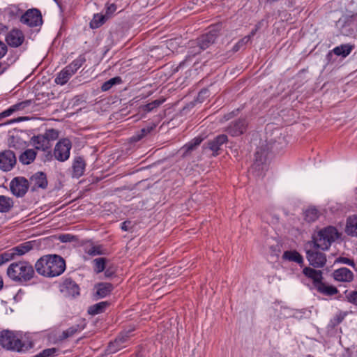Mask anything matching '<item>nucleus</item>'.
<instances>
[{
  "label": "nucleus",
  "mask_w": 357,
  "mask_h": 357,
  "mask_svg": "<svg viewBox=\"0 0 357 357\" xmlns=\"http://www.w3.org/2000/svg\"><path fill=\"white\" fill-rule=\"evenodd\" d=\"M36 272L45 277L53 278L62 274L66 269L65 260L58 255L40 257L35 264Z\"/></svg>",
  "instance_id": "1"
},
{
  "label": "nucleus",
  "mask_w": 357,
  "mask_h": 357,
  "mask_svg": "<svg viewBox=\"0 0 357 357\" xmlns=\"http://www.w3.org/2000/svg\"><path fill=\"white\" fill-rule=\"evenodd\" d=\"M34 269L31 264L25 261L12 263L7 269L8 277L16 282H26L33 278Z\"/></svg>",
  "instance_id": "2"
},
{
  "label": "nucleus",
  "mask_w": 357,
  "mask_h": 357,
  "mask_svg": "<svg viewBox=\"0 0 357 357\" xmlns=\"http://www.w3.org/2000/svg\"><path fill=\"white\" fill-rule=\"evenodd\" d=\"M339 237L337 230L334 227H327L320 230L317 236L314 238V245L317 248L323 250H328L331 243Z\"/></svg>",
  "instance_id": "3"
},
{
  "label": "nucleus",
  "mask_w": 357,
  "mask_h": 357,
  "mask_svg": "<svg viewBox=\"0 0 357 357\" xmlns=\"http://www.w3.org/2000/svg\"><path fill=\"white\" fill-rule=\"evenodd\" d=\"M59 137V132L55 129H49L44 134H40L31 138V144L38 150L48 151L52 142Z\"/></svg>",
  "instance_id": "4"
},
{
  "label": "nucleus",
  "mask_w": 357,
  "mask_h": 357,
  "mask_svg": "<svg viewBox=\"0 0 357 357\" xmlns=\"http://www.w3.org/2000/svg\"><path fill=\"white\" fill-rule=\"evenodd\" d=\"M86 59L84 56L80 55L60 73H58L55 78V83L60 85H64L76 73L77 70L80 68L85 63Z\"/></svg>",
  "instance_id": "5"
},
{
  "label": "nucleus",
  "mask_w": 357,
  "mask_h": 357,
  "mask_svg": "<svg viewBox=\"0 0 357 357\" xmlns=\"http://www.w3.org/2000/svg\"><path fill=\"white\" fill-rule=\"evenodd\" d=\"M0 344L7 350L21 351L24 344L15 334L9 331H3L0 333Z\"/></svg>",
  "instance_id": "6"
},
{
  "label": "nucleus",
  "mask_w": 357,
  "mask_h": 357,
  "mask_svg": "<svg viewBox=\"0 0 357 357\" xmlns=\"http://www.w3.org/2000/svg\"><path fill=\"white\" fill-rule=\"evenodd\" d=\"M72 148L71 142L66 138L60 139L54 149V157L60 162L67 160L70 157V151Z\"/></svg>",
  "instance_id": "7"
},
{
  "label": "nucleus",
  "mask_w": 357,
  "mask_h": 357,
  "mask_svg": "<svg viewBox=\"0 0 357 357\" xmlns=\"http://www.w3.org/2000/svg\"><path fill=\"white\" fill-rule=\"evenodd\" d=\"M17 164V157L15 153L6 149L0 152V169L3 172L11 171Z\"/></svg>",
  "instance_id": "8"
},
{
  "label": "nucleus",
  "mask_w": 357,
  "mask_h": 357,
  "mask_svg": "<svg viewBox=\"0 0 357 357\" xmlns=\"http://www.w3.org/2000/svg\"><path fill=\"white\" fill-rule=\"evenodd\" d=\"M29 184L27 179L24 177L14 178L10 184L13 194L18 197H23L29 189Z\"/></svg>",
  "instance_id": "9"
},
{
  "label": "nucleus",
  "mask_w": 357,
  "mask_h": 357,
  "mask_svg": "<svg viewBox=\"0 0 357 357\" xmlns=\"http://www.w3.org/2000/svg\"><path fill=\"white\" fill-rule=\"evenodd\" d=\"M21 22L29 26H38L42 24V15L38 9L28 10L20 19Z\"/></svg>",
  "instance_id": "10"
},
{
  "label": "nucleus",
  "mask_w": 357,
  "mask_h": 357,
  "mask_svg": "<svg viewBox=\"0 0 357 357\" xmlns=\"http://www.w3.org/2000/svg\"><path fill=\"white\" fill-rule=\"evenodd\" d=\"M6 43L12 47H20L24 41V36L22 31L13 29L6 36Z\"/></svg>",
  "instance_id": "11"
},
{
  "label": "nucleus",
  "mask_w": 357,
  "mask_h": 357,
  "mask_svg": "<svg viewBox=\"0 0 357 357\" xmlns=\"http://www.w3.org/2000/svg\"><path fill=\"white\" fill-rule=\"evenodd\" d=\"M227 140L228 138L226 135H219L213 139L208 141L203 147L204 149L211 151L213 152L212 155L215 156L218 155V151L221 149V146L227 142Z\"/></svg>",
  "instance_id": "12"
},
{
  "label": "nucleus",
  "mask_w": 357,
  "mask_h": 357,
  "mask_svg": "<svg viewBox=\"0 0 357 357\" xmlns=\"http://www.w3.org/2000/svg\"><path fill=\"white\" fill-rule=\"evenodd\" d=\"M28 181L32 191L37 190L38 188L45 189L47 186L46 174L42 172L33 174Z\"/></svg>",
  "instance_id": "13"
},
{
  "label": "nucleus",
  "mask_w": 357,
  "mask_h": 357,
  "mask_svg": "<svg viewBox=\"0 0 357 357\" xmlns=\"http://www.w3.org/2000/svg\"><path fill=\"white\" fill-rule=\"evenodd\" d=\"M217 36L218 32L215 29H212L207 33L202 35L197 39V44L199 50L198 52H195L192 51L191 52L197 54L199 53L201 50H206L215 42V40L217 38Z\"/></svg>",
  "instance_id": "14"
},
{
  "label": "nucleus",
  "mask_w": 357,
  "mask_h": 357,
  "mask_svg": "<svg viewBox=\"0 0 357 357\" xmlns=\"http://www.w3.org/2000/svg\"><path fill=\"white\" fill-rule=\"evenodd\" d=\"M248 123L244 119H239L231 122L227 127L226 131L232 137H237L243 135L247 130Z\"/></svg>",
  "instance_id": "15"
},
{
  "label": "nucleus",
  "mask_w": 357,
  "mask_h": 357,
  "mask_svg": "<svg viewBox=\"0 0 357 357\" xmlns=\"http://www.w3.org/2000/svg\"><path fill=\"white\" fill-rule=\"evenodd\" d=\"M129 342L130 335L128 333L121 334L114 342L109 343L107 350L109 353H116L126 347Z\"/></svg>",
  "instance_id": "16"
},
{
  "label": "nucleus",
  "mask_w": 357,
  "mask_h": 357,
  "mask_svg": "<svg viewBox=\"0 0 357 357\" xmlns=\"http://www.w3.org/2000/svg\"><path fill=\"white\" fill-rule=\"evenodd\" d=\"M307 258L310 264L314 267H323L326 262L325 255L319 251L308 250Z\"/></svg>",
  "instance_id": "17"
},
{
  "label": "nucleus",
  "mask_w": 357,
  "mask_h": 357,
  "mask_svg": "<svg viewBox=\"0 0 357 357\" xmlns=\"http://www.w3.org/2000/svg\"><path fill=\"white\" fill-rule=\"evenodd\" d=\"M332 275L335 280L342 282H351L354 278L353 272L345 267L335 270Z\"/></svg>",
  "instance_id": "18"
},
{
  "label": "nucleus",
  "mask_w": 357,
  "mask_h": 357,
  "mask_svg": "<svg viewBox=\"0 0 357 357\" xmlns=\"http://www.w3.org/2000/svg\"><path fill=\"white\" fill-rule=\"evenodd\" d=\"M60 290L66 296H74L79 294L78 285L71 279H66L60 285Z\"/></svg>",
  "instance_id": "19"
},
{
  "label": "nucleus",
  "mask_w": 357,
  "mask_h": 357,
  "mask_svg": "<svg viewBox=\"0 0 357 357\" xmlns=\"http://www.w3.org/2000/svg\"><path fill=\"white\" fill-rule=\"evenodd\" d=\"M86 163L83 158L78 156L76 157L73 162V176L79 178L82 176L85 171Z\"/></svg>",
  "instance_id": "20"
},
{
  "label": "nucleus",
  "mask_w": 357,
  "mask_h": 357,
  "mask_svg": "<svg viewBox=\"0 0 357 357\" xmlns=\"http://www.w3.org/2000/svg\"><path fill=\"white\" fill-rule=\"evenodd\" d=\"M303 273L312 280L314 287L322 280V272L321 271L305 267L303 270Z\"/></svg>",
  "instance_id": "21"
},
{
  "label": "nucleus",
  "mask_w": 357,
  "mask_h": 357,
  "mask_svg": "<svg viewBox=\"0 0 357 357\" xmlns=\"http://www.w3.org/2000/svg\"><path fill=\"white\" fill-rule=\"evenodd\" d=\"M31 102V100H25L13 105L8 109L0 113V119L9 116L15 111L24 109L25 107L29 106Z\"/></svg>",
  "instance_id": "22"
},
{
  "label": "nucleus",
  "mask_w": 357,
  "mask_h": 357,
  "mask_svg": "<svg viewBox=\"0 0 357 357\" xmlns=\"http://www.w3.org/2000/svg\"><path fill=\"white\" fill-rule=\"evenodd\" d=\"M345 231L349 236L357 237V215L347 218Z\"/></svg>",
  "instance_id": "23"
},
{
  "label": "nucleus",
  "mask_w": 357,
  "mask_h": 357,
  "mask_svg": "<svg viewBox=\"0 0 357 357\" xmlns=\"http://www.w3.org/2000/svg\"><path fill=\"white\" fill-rule=\"evenodd\" d=\"M36 154L37 153L34 149H27L20 154L19 160L23 165H29L34 161Z\"/></svg>",
  "instance_id": "24"
},
{
  "label": "nucleus",
  "mask_w": 357,
  "mask_h": 357,
  "mask_svg": "<svg viewBox=\"0 0 357 357\" xmlns=\"http://www.w3.org/2000/svg\"><path fill=\"white\" fill-rule=\"evenodd\" d=\"M315 288L319 292L326 296H333L338 292V290L333 285H328L322 281L318 283Z\"/></svg>",
  "instance_id": "25"
},
{
  "label": "nucleus",
  "mask_w": 357,
  "mask_h": 357,
  "mask_svg": "<svg viewBox=\"0 0 357 357\" xmlns=\"http://www.w3.org/2000/svg\"><path fill=\"white\" fill-rule=\"evenodd\" d=\"M33 248V244L31 242L28 241L24 243H22L17 246H15L10 249L14 257L15 256H21L28 252Z\"/></svg>",
  "instance_id": "26"
},
{
  "label": "nucleus",
  "mask_w": 357,
  "mask_h": 357,
  "mask_svg": "<svg viewBox=\"0 0 357 357\" xmlns=\"http://www.w3.org/2000/svg\"><path fill=\"white\" fill-rule=\"evenodd\" d=\"M83 329H84V326H82L79 324L74 325V326L68 328L66 331H63L62 332L61 335H60L59 336L58 340L59 341H63L64 340H66L68 337H73L75 334H76L78 332H80Z\"/></svg>",
  "instance_id": "27"
},
{
  "label": "nucleus",
  "mask_w": 357,
  "mask_h": 357,
  "mask_svg": "<svg viewBox=\"0 0 357 357\" xmlns=\"http://www.w3.org/2000/svg\"><path fill=\"white\" fill-rule=\"evenodd\" d=\"M96 294L100 298L107 296L113 289V285L108 282H101L96 286Z\"/></svg>",
  "instance_id": "28"
},
{
  "label": "nucleus",
  "mask_w": 357,
  "mask_h": 357,
  "mask_svg": "<svg viewBox=\"0 0 357 357\" xmlns=\"http://www.w3.org/2000/svg\"><path fill=\"white\" fill-rule=\"evenodd\" d=\"M282 258L289 261H294L299 264L303 262V257L296 250L285 251Z\"/></svg>",
  "instance_id": "29"
},
{
  "label": "nucleus",
  "mask_w": 357,
  "mask_h": 357,
  "mask_svg": "<svg viewBox=\"0 0 357 357\" xmlns=\"http://www.w3.org/2000/svg\"><path fill=\"white\" fill-rule=\"evenodd\" d=\"M320 215V212L314 207H310L304 212L305 220L308 222L316 221Z\"/></svg>",
  "instance_id": "30"
},
{
  "label": "nucleus",
  "mask_w": 357,
  "mask_h": 357,
  "mask_svg": "<svg viewBox=\"0 0 357 357\" xmlns=\"http://www.w3.org/2000/svg\"><path fill=\"white\" fill-rule=\"evenodd\" d=\"M353 49V46L349 44L341 45L333 50V53L337 56L346 57L348 56Z\"/></svg>",
  "instance_id": "31"
},
{
  "label": "nucleus",
  "mask_w": 357,
  "mask_h": 357,
  "mask_svg": "<svg viewBox=\"0 0 357 357\" xmlns=\"http://www.w3.org/2000/svg\"><path fill=\"white\" fill-rule=\"evenodd\" d=\"M202 139L200 137L194 138L192 140L186 144L183 148V155H185L195 150L202 142Z\"/></svg>",
  "instance_id": "32"
},
{
  "label": "nucleus",
  "mask_w": 357,
  "mask_h": 357,
  "mask_svg": "<svg viewBox=\"0 0 357 357\" xmlns=\"http://www.w3.org/2000/svg\"><path fill=\"white\" fill-rule=\"evenodd\" d=\"M12 199L6 196L0 195V212L6 213L13 207Z\"/></svg>",
  "instance_id": "33"
},
{
  "label": "nucleus",
  "mask_w": 357,
  "mask_h": 357,
  "mask_svg": "<svg viewBox=\"0 0 357 357\" xmlns=\"http://www.w3.org/2000/svg\"><path fill=\"white\" fill-rule=\"evenodd\" d=\"M108 305V303L105 301L100 302L90 306L88 309V312L90 314L95 315L102 313L105 311V308Z\"/></svg>",
  "instance_id": "34"
},
{
  "label": "nucleus",
  "mask_w": 357,
  "mask_h": 357,
  "mask_svg": "<svg viewBox=\"0 0 357 357\" xmlns=\"http://www.w3.org/2000/svg\"><path fill=\"white\" fill-rule=\"evenodd\" d=\"M122 82L121 78L120 77H113L108 81L104 82L101 86V89L102 91H109L113 86L119 84Z\"/></svg>",
  "instance_id": "35"
},
{
  "label": "nucleus",
  "mask_w": 357,
  "mask_h": 357,
  "mask_svg": "<svg viewBox=\"0 0 357 357\" xmlns=\"http://www.w3.org/2000/svg\"><path fill=\"white\" fill-rule=\"evenodd\" d=\"M107 259L103 257L96 258L93 261L94 271L97 273L102 272L105 268Z\"/></svg>",
  "instance_id": "36"
},
{
  "label": "nucleus",
  "mask_w": 357,
  "mask_h": 357,
  "mask_svg": "<svg viewBox=\"0 0 357 357\" xmlns=\"http://www.w3.org/2000/svg\"><path fill=\"white\" fill-rule=\"evenodd\" d=\"M105 22V16L102 15H94L93 20L90 22L92 29H96L102 25Z\"/></svg>",
  "instance_id": "37"
},
{
  "label": "nucleus",
  "mask_w": 357,
  "mask_h": 357,
  "mask_svg": "<svg viewBox=\"0 0 357 357\" xmlns=\"http://www.w3.org/2000/svg\"><path fill=\"white\" fill-rule=\"evenodd\" d=\"M347 313L345 312H340L335 315V317L331 320L330 324L332 328H335L340 324L345 318Z\"/></svg>",
  "instance_id": "38"
},
{
  "label": "nucleus",
  "mask_w": 357,
  "mask_h": 357,
  "mask_svg": "<svg viewBox=\"0 0 357 357\" xmlns=\"http://www.w3.org/2000/svg\"><path fill=\"white\" fill-rule=\"evenodd\" d=\"M155 127V126H149V127H146V128H142L139 133L133 136L132 138H133V140L134 141H139L141 139H142L144 136H146L147 134L150 133L153 130V128Z\"/></svg>",
  "instance_id": "39"
},
{
  "label": "nucleus",
  "mask_w": 357,
  "mask_h": 357,
  "mask_svg": "<svg viewBox=\"0 0 357 357\" xmlns=\"http://www.w3.org/2000/svg\"><path fill=\"white\" fill-rule=\"evenodd\" d=\"M58 349L56 348H49L43 350L35 357H52L56 355Z\"/></svg>",
  "instance_id": "40"
},
{
  "label": "nucleus",
  "mask_w": 357,
  "mask_h": 357,
  "mask_svg": "<svg viewBox=\"0 0 357 357\" xmlns=\"http://www.w3.org/2000/svg\"><path fill=\"white\" fill-rule=\"evenodd\" d=\"M14 257L10 249L4 252L0 255V266L13 259Z\"/></svg>",
  "instance_id": "41"
},
{
  "label": "nucleus",
  "mask_w": 357,
  "mask_h": 357,
  "mask_svg": "<svg viewBox=\"0 0 357 357\" xmlns=\"http://www.w3.org/2000/svg\"><path fill=\"white\" fill-rule=\"evenodd\" d=\"M86 252L91 256H96L103 254L102 248L100 245H93L87 249Z\"/></svg>",
  "instance_id": "42"
},
{
  "label": "nucleus",
  "mask_w": 357,
  "mask_h": 357,
  "mask_svg": "<svg viewBox=\"0 0 357 357\" xmlns=\"http://www.w3.org/2000/svg\"><path fill=\"white\" fill-rule=\"evenodd\" d=\"M163 102V100H155L150 103L144 106V111L146 112H151L154 108L158 107Z\"/></svg>",
  "instance_id": "43"
},
{
  "label": "nucleus",
  "mask_w": 357,
  "mask_h": 357,
  "mask_svg": "<svg viewBox=\"0 0 357 357\" xmlns=\"http://www.w3.org/2000/svg\"><path fill=\"white\" fill-rule=\"evenodd\" d=\"M335 263H342L347 264L353 267L355 270H356V264L354 261L347 257H340L335 259Z\"/></svg>",
  "instance_id": "44"
},
{
  "label": "nucleus",
  "mask_w": 357,
  "mask_h": 357,
  "mask_svg": "<svg viewBox=\"0 0 357 357\" xmlns=\"http://www.w3.org/2000/svg\"><path fill=\"white\" fill-rule=\"evenodd\" d=\"M251 36H245L241 40H239L233 47L234 52H237L240 50V48L245 45L250 39Z\"/></svg>",
  "instance_id": "45"
},
{
  "label": "nucleus",
  "mask_w": 357,
  "mask_h": 357,
  "mask_svg": "<svg viewBox=\"0 0 357 357\" xmlns=\"http://www.w3.org/2000/svg\"><path fill=\"white\" fill-rule=\"evenodd\" d=\"M346 297L349 303L357 305V291H352L349 292L347 294Z\"/></svg>",
  "instance_id": "46"
},
{
  "label": "nucleus",
  "mask_w": 357,
  "mask_h": 357,
  "mask_svg": "<svg viewBox=\"0 0 357 357\" xmlns=\"http://www.w3.org/2000/svg\"><path fill=\"white\" fill-rule=\"evenodd\" d=\"M74 236L70 234H63L59 236V240L63 243L73 241Z\"/></svg>",
  "instance_id": "47"
},
{
  "label": "nucleus",
  "mask_w": 357,
  "mask_h": 357,
  "mask_svg": "<svg viewBox=\"0 0 357 357\" xmlns=\"http://www.w3.org/2000/svg\"><path fill=\"white\" fill-rule=\"evenodd\" d=\"M8 47L5 43L0 40V59L7 53Z\"/></svg>",
  "instance_id": "48"
},
{
  "label": "nucleus",
  "mask_w": 357,
  "mask_h": 357,
  "mask_svg": "<svg viewBox=\"0 0 357 357\" xmlns=\"http://www.w3.org/2000/svg\"><path fill=\"white\" fill-rule=\"evenodd\" d=\"M9 65L6 63L0 61V75H2L8 68Z\"/></svg>",
  "instance_id": "49"
},
{
  "label": "nucleus",
  "mask_w": 357,
  "mask_h": 357,
  "mask_svg": "<svg viewBox=\"0 0 357 357\" xmlns=\"http://www.w3.org/2000/svg\"><path fill=\"white\" fill-rule=\"evenodd\" d=\"M130 224V222L129 221H125L121 223V228L124 230V231H128V229H129V225Z\"/></svg>",
  "instance_id": "50"
},
{
  "label": "nucleus",
  "mask_w": 357,
  "mask_h": 357,
  "mask_svg": "<svg viewBox=\"0 0 357 357\" xmlns=\"http://www.w3.org/2000/svg\"><path fill=\"white\" fill-rule=\"evenodd\" d=\"M260 168H261V163L257 160H256V161L255 162V163L252 166V169H254L255 170H259Z\"/></svg>",
  "instance_id": "51"
},
{
  "label": "nucleus",
  "mask_w": 357,
  "mask_h": 357,
  "mask_svg": "<svg viewBox=\"0 0 357 357\" xmlns=\"http://www.w3.org/2000/svg\"><path fill=\"white\" fill-rule=\"evenodd\" d=\"M114 275V271L109 268L107 269L105 271V277L107 278H110L112 277V275Z\"/></svg>",
  "instance_id": "52"
},
{
  "label": "nucleus",
  "mask_w": 357,
  "mask_h": 357,
  "mask_svg": "<svg viewBox=\"0 0 357 357\" xmlns=\"http://www.w3.org/2000/svg\"><path fill=\"white\" fill-rule=\"evenodd\" d=\"M8 30V26L2 23H0V34L6 32Z\"/></svg>",
  "instance_id": "53"
},
{
  "label": "nucleus",
  "mask_w": 357,
  "mask_h": 357,
  "mask_svg": "<svg viewBox=\"0 0 357 357\" xmlns=\"http://www.w3.org/2000/svg\"><path fill=\"white\" fill-rule=\"evenodd\" d=\"M54 156V154L52 155L50 151H48L47 153L45 155V161L47 160L50 161L52 159V157Z\"/></svg>",
  "instance_id": "54"
},
{
  "label": "nucleus",
  "mask_w": 357,
  "mask_h": 357,
  "mask_svg": "<svg viewBox=\"0 0 357 357\" xmlns=\"http://www.w3.org/2000/svg\"><path fill=\"white\" fill-rule=\"evenodd\" d=\"M116 6L114 4H112L108 7L107 10H108V12L112 13V12H114L116 10Z\"/></svg>",
  "instance_id": "55"
},
{
  "label": "nucleus",
  "mask_w": 357,
  "mask_h": 357,
  "mask_svg": "<svg viewBox=\"0 0 357 357\" xmlns=\"http://www.w3.org/2000/svg\"><path fill=\"white\" fill-rule=\"evenodd\" d=\"M3 287V280H2V278L0 276V289L2 288Z\"/></svg>",
  "instance_id": "56"
},
{
  "label": "nucleus",
  "mask_w": 357,
  "mask_h": 357,
  "mask_svg": "<svg viewBox=\"0 0 357 357\" xmlns=\"http://www.w3.org/2000/svg\"><path fill=\"white\" fill-rule=\"evenodd\" d=\"M230 114H228L227 116H225L226 120H229L230 119Z\"/></svg>",
  "instance_id": "57"
},
{
  "label": "nucleus",
  "mask_w": 357,
  "mask_h": 357,
  "mask_svg": "<svg viewBox=\"0 0 357 357\" xmlns=\"http://www.w3.org/2000/svg\"><path fill=\"white\" fill-rule=\"evenodd\" d=\"M136 357H138V356H136Z\"/></svg>",
  "instance_id": "58"
}]
</instances>
